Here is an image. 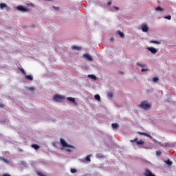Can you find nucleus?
<instances>
[{
  "label": "nucleus",
  "instance_id": "nucleus-34",
  "mask_svg": "<svg viewBox=\"0 0 176 176\" xmlns=\"http://www.w3.org/2000/svg\"><path fill=\"white\" fill-rule=\"evenodd\" d=\"M138 65H139V67H144V65L141 64V63H137Z\"/></svg>",
  "mask_w": 176,
  "mask_h": 176
},
{
  "label": "nucleus",
  "instance_id": "nucleus-39",
  "mask_svg": "<svg viewBox=\"0 0 176 176\" xmlns=\"http://www.w3.org/2000/svg\"><path fill=\"white\" fill-rule=\"evenodd\" d=\"M54 9H56V10H58V7H54Z\"/></svg>",
  "mask_w": 176,
  "mask_h": 176
},
{
  "label": "nucleus",
  "instance_id": "nucleus-26",
  "mask_svg": "<svg viewBox=\"0 0 176 176\" xmlns=\"http://www.w3.org/2000/svg\"><path fill=\"white\" fill-rule=\"evenodd\" d=\"M164 19H166L167 20H171V15H168L164 16Z\"/></svg>",
  "mask_w": 176,
  "mask_h": 176
},
{
  "label": "nucleus",
  "instance_id": "nucleus-6",
  "mask_svg": "<svg viewBox=\"0 0 176 176\" xmlns=\"http://www.w3.org/2000/svg\"><path fill=\"white\" fill-rule=\"evenodd\" d=\"M142 31L143 32H148V31H149V28L146 24H142Z\"/></svg>",
  "mask_w": 176,
  "mask_h": 176
},
{
  "label": "nucleus",
  "instance_id": "nucleus-14",
  "mask_svg": "<svg viewBox=\"0 0 176 176\" xmlns=\"http://www.w3.org/2000/svg\"><path fill=\"white\" fill-rule=\"evenodd\" d=\"M118 35H120V38H124V34L122 32H120V30L118 31Z\"/></svg>",
  "mask_w": 176,
  "mask_h": 176
},
{
  "label": "nucleus",
  "instance_id": "nucleus-15",
  "mask_svg": "<svg viewBox=\"0 0 176 176\" xmlns=\"http://www.w3.org/2000/svg\"><path fill=\"white\" fill-rule=\"evenodd\" d=\"M72 49H73V50H80V47H78V46H76V45H73L72 47Z\"/></svg>",
  "mask_w": 176,
  "mask_h": 176
},
{
  "label": "nucleus",
  "instance_id": "nucleus-12",
  "mask_svg": "<svg viewBox=\"0 0 176 176\" xmlns=\"http://www.w3.org/2000/svg\"><path fill=\"white\" fill-rule=\"evenodd\" d=\"M138 133L140 134V135H145L146 137H148V138L152 139V136H151V135H149L148 133H142V132H139Z\"/></svg>",
  "mask_w": 176,
  "mask_h": 176
},
{
  "label": "nucleus",
  "instance_id": "nucleus-8",
  "mask_svg": "<svg viewBox=\"0 0 176 176\" xmlns=\"http://www.w3.org/2000/svg\"><path fill=\"white\" fill-rule=\"evenodd\" d=\"M83 57H85V58L88 60V61H93V57H91V55L89 54H85L83 55Z\"/></svg>",
  "mask_w": 176,
  "mask_h": 176
},
{
  "label": "nucleus",
  "instance_id": "nucleus-25",
  "mask_svg": "<svg viewBox=\"0 0 176 176\" xmlns=\"http://www.w3.org/2000/svg\"><path fill=\"white\" fill-rule=\"evenodd\" d=\"M20 71L23 74V75H25L27 73H25V70L23 68H19Z\"/></svg>",
  "mask_w": 176,
  "mask_h": 176
},
{
  "label": "nucleus",
  "instance_id": "nucleus-35",
  "mask_svg": "<svg viewBox=\"0 0 176 176\" xmlns=\"http://www.w3.org/2000/svg\"><path fill=\"white\" fill-rule=\"evenodd\" d=\"M66 151H67V152H72V150H71L69 148H67Z\"/></svg>",
  "mask_w": 176,
  "mask_h": 176
},
{
  "label": "nucleus",
  "instance_id": "nucleus-38",
  "mask_svg": "<svg viewBox=\"0 0 176 176\" xmlns=\"http://www.w3.org/2000/svg\"><path fill=\"white\" fill-rule=\"evenodd\" d=\"M0 108H3V104H0Z\"/></svg>",
  "mask_w": 176,
  "mask_h": 176
},
{
  "label": "nucleus",
  "instance_id": "nucleus-1",
  "mask_svg": "<svg viewBox=\"0 0 176 176\" xmlns=\"http://www.w3.org/2000/svg\"><path fill=\"white\" fill-rule=\"evenodd\" d=\"M53 100L57 102H61V101H64V100H65V96L57 94L54 96Z\"/></svg>",
  "mask_w": 176,
  "mask_h": 176
},
{
  "label": "nucleus",
  "instance_id": "nucleus-13",
  "mask_svg": "<svg viewBox=\"0 0 176 176\" xmlns=\"http://www.w3.org/2000/svg\"><path fill=\"white\" fill-rule=\"evenodd\" d=\"M5 8H8V5H6L5 3H0V9L3 10Z\"/></svg>",
  "mask_w": 176,
  "mask_h": 176
},
{
  "label": "nucleus",
  "instance_id": "nucleus-22",
  "mask_svg": "<svg viewBox=\"0 0 176 176\" xmlns=\"http://www.w3.org/2000/svg\"><path fill=\"white\" fill-rule=\"evenodd\" d=\"M150 43H155V45H160V42L156 41H150Z\"/></svg>",
  "mask_w": 176,
  "mask_h": 176
},
{
  "label": "nucleus",
  "instance_id": "nucleus-10",
  "mask_svg": "<svg viewBox=\"0 0 176 176\" xmlns=\"http://www.w3.org/2000/svg\"><path fill=\"white\" fill-rule=\"evenodd\" d=\"M144 175H145V176H156V175H153L152 173V172L148 168L146 169Z\"/></svg>",
  "mask_w": 176,
  "mask_h": 176
},
{
  "label": "nucleus",
  "instance_id": "nucleus-37",
  "mask_svg": "<svg viewBox=\"0 0 176 176\" xmlns=\"http://www.w3.org/2000/svg\"><path fill=\"white\" fill-rule=\"evenodd\" d=\"M29 90H35V88L34 87H30Z\"/></svg>",
  "mask_w": 176,
  "mask_h": 176
},
{
  "label": "nucleus",
  "instance_id": "nucleus-23",
  "mask_svg": "<svg viewBox=\"0 0 176 176\" xmlns=\"http://www.w3.org/2000/svg\"><path fill=\"white\" fill-rule=\"evenodd\" d=\"M0 160H2L3 162H4V163H9V160H8L3 157H0Z\"/></svg>",
  "mask_w": 176,
  "mask_h": 176
},
{
  "label": "nucleus",
  "instance_id": "nucleus-33",
  "mask_svg": "<svg viewBox=\"0 0 176 176\" xmlns=\"http://www.w3.org/2000/svg\"><path fill=\"white\" fill-rule=\"evenodd\" d=\"M6 8L8 12H10V8L9 7H8V6H7V7H6Z\"/></svg>",
  "mask_w": 176,
  "mask_h": 176
},
{
  "label": "nucleus",
  "instance_id": "nucleus-29",
  "mask_svg": "<svg viewBox=\"0 0 176 176\" xmlns=\"http://www.w3.org/2000/svg\"><path fill=\"white\" fill-rule=\"evenodd\" d=\"M157 80H159V78L157 77H155V78H153V81L155 82H157Z\"/></svg>",
  "mask_w": 176,
  "mask_h": 176
},
{
  "label": "nucleus",
  "instance_id": "nucleus-20",
  "mask_svg": "<svg viewBox=\"0 0 176 176\" xmlns=\"http://www.w3.org/2000/svg\"><path fill=\"white\" fill-rule=\"evenodd\" d=\"M165 163L168 164V166H171L173 164V162H171L170 160L165 161Z\"/></svg>",
  "mask_w": 176,
  "mask_h": 176
},
{
  "label": "nucleus",
  "instance_id": "nucleus-19",
  "mask_svg": "<svg viewBox=\"0 0 176 176\" xmlns=\"http://www.w3.org/2000/svg\"><path fill=\"white\" fill-rule=\"evenodd\" d=\"M32 148H34V149H36V150L39 149V146L37 144H32Z\"/></svg>",
  "mask_w": 176,
  "mask_h": 176
},
{
  "label": "nucleus",
  "instance_id": "nucleus-21",
  "mask_svg": "<svg viewBox=\"0 0 176 176\" xmlns=\"http://www.w3.org/2000/svg\"><path fill=\"white\" fill-rule=\"evenodd\" d=\"M95 100H97V101H100V100H101V98L100 97V95L96 94L95 95Z\"/></svg>",
  "mask_w": 176,
  "mask_h": 176
},
{
  "label": "nucleus",
  "instance_id": "nucleus-40",
  "mask_svg": "<svg viewBox=\"0 0 176 176\" xmlns=\"http://www.w3.org/2000/svg\"><path fill=\"white\" fill-rule=\"evenodd\" d=\"M116 10H119V8L118 7H114Z\"/></svg>",
  "mask_w": 176,
  "mask_h": 176
},
{
  "label": "nucleus",
  "instance_id": "nucleus-41",
  "mask_svg": "<svg viewBox=\"0 0 176 176\" xmlns=\"http://www.w3.org/2000/svg\"><path fill=\"white\" fill-rule=\"evenodd\" d=\"M30 6H34V5L33 4H30Z\"/></svg>",
  "mask_w": 176,
  "mask_h": 176
},
{
  "label": "nucleus",
  "instance_id": "nucleus-5",
  "mask_svg": "<svg viewBox=\"0 0 176 176\" xmlns=\"http://www.w3.org/2000/svg\"><path fill=\"white\" fill-rule=\"evenodd\" d=\"M130 142H136L138 145H144V142L142 140H138V138L130 140Z\"/></svg>",
  "mask_w": 176,
  "mask_h": 176
},
{
  "label": "nucleus",
  "instance_id": "nucleus-7",
  "mask_svg": "<svg viewBox=\"0 0 176 176\" xmlns=\"http://www.w3.org/2000/svg\"><path fill=\"white\" fill-rule=\"evenodd\" d=\"M147 49L148 52H151V53H152V54H156V53L157 52V50L154 47H148Z\"/></svg>",
  "mask_w": 176,
  "mask_h": 176
},
{
  "label": "nucleus",
  "instance_id": "nucleus-16",
  "mask_svg": "<svg viewBox=\"0 0 176 176\" xmlns=\"http://www.w3.org/2000/svg\"><path fill=\"white\" fill-rule=\"evenodd\" d=\"M111 126L113 129H118V127H119V124L118 123H113Z\"/></svg>",
  "mask_w": 176,
  "mask_h": 176
},
{
  "label": "nucleus",
  "instance_id": "nucleus-18",
  "mask_svg": "<svg viewBox=\"0 0 176 176\" xmlns=\"http://www.w3.org/2000/svg\"><path fill=\"white\" fill-rule=\"evenodd\" d=\"M88 78H90L91 79H94V80H96L97 79V77L93 74L88 75Z\"/></svg>",
  "mask_w": 176,
  "mask_h": 176
},
{
  "label": "nucleus",
  "instance_id": "nucleus-36",
  "mask_svg": "<svg viewBox=\"0 0 176 176\" xmlns=\"http://www.w3.org/2000/svg\"><path fill=\"white\" fill-rule=\"evenodd\" d=\"M112 4V2L111 1H109L108 3H107V5L109 6L110 5H111Z\"/></svg>",
  "mask_w": 176,
  "mask_h": 176
},
{
  "label": "nucleus",
  "instance_id": "nucleus-4",
  "mask_svg": "<svg viewBox=\"0 0 176 176\" xmlns=\"http://www.w3.org/2000/svg\"><path fill=\"white\" fill-rule=\"evenodd\" d=\"M60 141V144H61L62 146H63V148H74V146L72 145H69V144H67L65 140H64L63 138H61Z\"/></svg>",
  "mask_w": 176,
  "mask_h": 176
},
{
  "label": "nucleus",
  "instance_id": "nucleus-30",
  "mask_svg": "<svg viewBox=\"0 0 176 176\" xmlns=\"http://www.w3.org/2000/svg\"><path fill=\"white\" fill-rule=\"evenodd\" d=\"M71 173H72L73 174H74V173H76V169H75V168H72V169H71Z\"/></svg>",
  "mask_w": 176,
  "mask_h": 176
},
{
  "label": "nucleus",
  "instance_id": "nucleus-27",
  "mask_svg": "<svg viewBox=\"0 0 176 176\" xmlns=\"http://www.w3.org/2000/svg\"><path fill=\"white\" fill-rule=\"evenodd\" d=\"M96 157H97L98 159H100V158H101V157H104V155H100V154H97V155H96Z\"/></svg>",
  "mask_w": 176,
  "mask_h": 176
},
{
  "label": "nucleus",
  "instance_id": "nucleus-17",
  "mask_svg": "<svg viewBox=\"0 0 176 176\" xmlns=\"http://www.w3.org/2000/svg\"><path fill=\"white\" fill-rule=\"evenodd\" d=\"M155 10L157 11V12H163V10H164L163 8H162V7H160V6H158V7H157L156 8H155Z\"/></svg>",
  "mask_w": 176,
  "mask_h": 176
},
{
  "label": "nucleus",
  "instance_id": "nucleus-32",
  "mask_svg": "<svg viewBox=\"0 0 176 176\" xmlns=\"http://www.w3.org/2000/svg\"><path fill=\"white\" fill-rule=\"evenodd\" d=\"M141 71H142V72H145V71H148V69H147L142 68V69H141Z\"/></svg>",
  "mask_w": 176,
  "mask_h": 176
},
{
  "label": "nucleus",
  "instance_id": "nucleus-3",
  "mask_svg": "<svg viewBox=\"0 0 176 176\" xmlns=\"http://www.w3.org/2000/svg\"><path fill=\"white\" fill-rule=\"evenodd\" d=\"M17 10H19V12H23V13L30 12V10H28V8H25L23 6H16Z\"/></svg>",
  "mask_w": 176,
  "mask_h": 176
},
{
  "label": "nucleus",
  "instance_id": "nucleus-42",
  "mask_svg": "<svg viewBox=\"0 0 176 176\" xmlns=\"http://www.w3.org/2000/svg\"><path fill=\"white\" fill-rule=\"evenodd\" d=\"M47 1H52V0H47Z\"/></svg>",
  "mask_w": 176,
  "mask_h": 176
},
{
  "label": "nucleus",
  "instance_id": "nucleus-2",
  "mask_svg": "<svg viewBox=\"0 0 176 176\" xmlns=\"http://www.w3.org/2000/svg\"><path fill=\"white\" fill-rule=\"evenodd\" d=\"M140 107L143 108V109H148V108H151V105L146 101L142 102L140 104Z\"/></svg>",
  "mask_w": 176,
  "mask_h": 176
},
{
  "label": "nucleus",
  "instance_id": "nucleus-11",
  "mask_svg": "<svg viewBox=\"0 0 176 176\" xmlns=\"http://www.w3.org/2000/svg\"><path fill=\"white\" fill-rule=\"evenodd\" d=\"M25 78L26 79H28V80H34V78L31 75H27V74L25 75Z\"/></svg>",
  "mask_w": 176,
  "mask_h": 176
},
{
  "label": "nucleus",
  "instance_id": "nucleus-9",
  "mask_svg": "<svg viewBox=\"0 0 176 176\" xmlns=\"http://www.w3.org/2000/svg\"><path fill=\"white\" fill-rule=\"evenodd\" d=\"M67 100L72 102L74 105H78V102H76V101L75 100V98L69 97V98H67Z\"/></svg>",
  "mask_w": 176,
  "mask_h": 176
},
{
  "label": "nucleus",
  "instance_id": "nucleus-31",
  "mask_svg": "<svg viewBox=\"0 0 176 176\" xmlns=\"http://www.w3.org/2000/svg\"><path fill=\"white\" fill-rule=\"evenodd\" d=\"M156 155H157V156H160V155H162V152L161 151H156Z\"/></svg>",
  "mask_w": 176,
  "mask_h": 176
},
{
  "label": "nucleus",
  "instance_id": "nucleus-24",
  "mask_svg": "<svg viewBox=\"0 0 176 176\" xmlns=\"http://www.w3.org/2000/svg\"><path fill=\"white\" fill-rule=\"evenodd\" d=\"M109 98H112V97L113 96V94H112V92H109L107 94Z\"/></svg>",
  "mask_w": 176,
  "mask_h": 176
},
{
  "label": "nucleus",
  "instance_id": "nucleus-28",
  "mask_svg": "<svg viewBox=\"0 0 176 176\" xmlns=\"http://www.w3.org/2000/svg\"><path fill=\"white\" fill-rule=\"evenodd\" d=\"M85 160H86L87 162H90V161H91V160H90V155H87V156L86 157V158H85Z\"/></svg>",
  "mask_w": 176,
  "mask_h": 176
}]
</instances>
